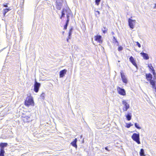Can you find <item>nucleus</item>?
<instances>
[{"label": "nucleus", "mask_w": 156, "mask_h": 156, "mask_svg": "<svg viewBox=\"0 0 156 156\" xmlns=\"http://www.w3.org/2000/svg\"><path fill=\"white\" fill-rule=\"evenodd\" d=\"M24 0H22L23 2H21V3H22V5H23V3H24Z\"/></svg>", "instance_id": "40"}, {"label": "nucleus", "mask_w": 156, "mask_h": 156, "mask_svg": "<svg viewBox=\"0 0 156 156\" xmlns=\"http://www.w3.org/2000/svg\"><path fill=\"white\" fill-rule=\"evenodd\" d=\"M156 6V5H155V6L154 7V8H155Z\"/></svg>", "instance_id": "46"}, {"label": "nucleus", "mask_w": 156, "mask_h": 156, "mask_svg": "<svg viewBox=\"0 0 156 156\" xmlns=\"http://www.w3.org/2000/svg\"><path fill=\"white\" fill-rule=\"evenodd\" d=\"M64 31H63V32H62V34H63H63H64Z\"/></svg>", "instance_id": "44"}, {"label": "nucleus", "mask_w": 156, "mask_h": 156, "mask_svg": "<svg viewBox=\"0 0 156 156\" xmlns=\"http://www.w3.org/2000/svg\"><path fill=\"white\" fill-rule=\"evenodd\" d=\"M10 10H11V9H10L9 8L4 9L3 11V16H5L6 13Z\"/></svg>", "instance_id": "18"}, {"label": "nucleus", "mask_w": 156, "mask_h": 156, "mask_svg": "<svg viewBox=\"0 0 156 156\" xmlns=\"http://www.w3.org/2000/svg\"><path fill=\"white\" fill-rule=\"evenodd\" d=\"M68 25V24H65V25L64 27V30L66 29L67 28Z\"/></svg>", "instance_id": "34"}, {"label": "nucleus", "mask_w": 156, "mask_h": 156, "mask_svg": "<svg viewBox=\"0 0 156 156\" xmlns=\"http://www.w3.org/2000/svg\"><path fill=\"white\" fill-rule=\"evenodd\" d=\"M140 156H146L145 154L144 150L143 149L141 148L140 150Z\"/></svg>", "instance_id": "17"}, {"label": "nucleus", "mask_w": 156, "mask_h": 156, "mask_svg": "<svg viewBox=\"0 0 156 156\" xmlns=\"http://www.w3.org/2000/svg\"><path fill=\"white\" fill-rule=\"evenodd\" d=\"M141 55L144 58L145 60H148L149 59V57L148 54L144 52H142L140 53Z\"/></svg>", "instance_id": "11"}, {"label": "nucleus", "mask_w": 156, "mask_h": 156, "mask_svg": "<svg viewBox=\"0 0 156 156\" xmlns=\"http://www.w3.org/2000/svg\"><path fill=\"white\" fill-rule=\"evenodd\" d=\"M123 49V48L122 46L119 47L118 48V50L119 51H122Z\"/></svg>", "instance_id": "32"}, {"label": "nucleus", "mask_w": 156, "mask_h": 156, "mask_svg": "<svg viewBox=\"0 0 156 156\" xmlns=\"http://www.w3.org/2000/svg\"><path fill=\"white\" fill-rule=\"evenodd\" d=\"M136 45L138 46V47L140 48L141 47V45L138 42H136Z\"/></svg>", "instance_id": "33"}, {"label": "nucleus", "mask_w": 156, "mask_h": 156, "mask_svg": "<svg viewBox=\"0 0 156 156\" xmlns=\"http://www.w3.org/2000/svg\"><path fill=\"white\" fill-rule=\"evenodd\" d=\"M117 90L118 93L121 95L124 96L126 94L125 90L123 88H120L119 87H117Z\"/></svg>", "instance_id": "6"}, {"label": "nucleus", "mask_w": 156, "mask_h": 156, "mask_svg": "<svg viewBox=\"0 0 156 156\" xmlns=\"http://www.w3.org/2000/svg\"><path fill=\"white\" fill-rule=\"evenodd\" d=\"M105 149L107 151H109L110 150H109L108 149V147H105Z\"/></svg>", "instance_id": "37"}, {"label": "nucleus", "mask_w": 156, "mask_h": 156, "mask_svg": "<svg viewBox=\"0 0 156 156\" xmlns=\"http://www.w3.org/2000/svg\"><path fill=\"white\" fill-rule=\"evenodd\" d=\"M122 103L124 106L123 107L122 110L123 111H126L129 108V105L127 102L126 100L122 101Z\"/></svg>", "instance_id": "4"}, {"label": "nucleus", "mask_w": 156, "mask_h": 156, "mask_svg": "<svg viewBox=\"0 0 156 156\" xmlns=\"http://www.w3.org/2000/svg\"><path fill=\"white\" fill-rule=\"evenodd\" d=\"M132 139L137 144H140V135L139 133H134L131 136Z\"/></svg>", "instance_id": "1"}, {"label": "nucleus", "mask_w": 156, "mask_h": 156, "mask_svg": "<svg viewBox=\"0 0 156 156\" xmlns=\"http://www.w3.org/2000/svg\"><path fill=\"white\" fill-rule=\"evenodd\" d=\"M38 7H37V10H36V11H37V9H38Z\"/></svg>", "instance_id": "45"}, {"label": "nucleus", "mask_w": 156, "mask_h": 156, "mask_svg": "<svg viewBox=\"0 0 156 156\" xmlns=\"http://www.w3.org/2000/svg\"><path fill=\"white\" fill-rule=\"evenodd\" d=\"M101 30L103 32V33L104 34H105L107 32L108 29H106V30H103V28H102Z\"/></svg>", "instance_id": "31"}, {"label": "nucleus", "mask_w": 156, "mask_h": 156, "mask_svg": "<svg viewBox=\"0 0 156 156\" xmlns=\"http://www.w3.org/2000/svg\"><path fill=\"white\" fill-rule=\"evenodd\" d=\"M3 6L4 7H8V5H7V4L5 5H3Z\"/></svg>", "instance_id": "39"}, {"label": "nucleus", "mask_w": 156, "mask_h": 156, "mask_svg": "<svg viewBox=\"0 0 156 156\" xmlns=\"http://www.w3.org/2000/svg\"><path fill=\"white\" fill-rule=\"evenodd\" d=\"M56 8L58 10H60L62 6V3L61 2H58V0L56 1Z\"/></svg>", "instance_id": "13"}, {"label": "nucleus", "mask_w": 156, "mask_h": 156, "mask_svg": "<svg viewBox=\"0 0 156 156\" xmlns=\"http://www.w3.org/2000/svg\"><path fill=\"white\" fill-rule=\"evenodd\" d=\"M101 1V0H95V3L96 5H98L100 4V3Z\"/></svg>", "instance_id": "29"}, {"label": "nucleus", "mask_w": 156, "mask_h": 156, "mask_svg": "<svg viewBox=\"0 0 156 156\" xmlns=\"http://www.w3.org/2000/svg\"><path fill=\"white\" fill-rule=\"evenodd\" d=\"M39 89V83H37L35 80L34 86V90L36 92H37Z\"/></svg>", "instance_id": "9"}, {"label": "nucleus", "mask_w": 156, "mask_h": 156, "mask_svg": "<svg viewBox=\"0 0 156 156\" xmlns=\"http://www.w3.org/2000/svg\"><path fill=\"white\" fill-rule=\"evenodd\" d=\"M5 151L4 150H0V156H5Z\"/></svg>", "instance_id": "22"}, {"label": "nucleus", "mask_w": 156, "mask_h": 156, "mask_svg": "<svg viewBox=\"0 0 156 156\" xmlns=\"http://www.w3.org/2000/svg\"><path fill=\"white\" fill-rule=\"evenodd\" d=\"M8 145L7 143H2L0 144V147H1L0 149L1 150H4V148L7 147Z\"/></svg>", "instance_id": "16"}, {"label": "nucleus", "mask_w": 156, "mask_h": 156, "mask_svg": "<svg viewBox=\"0 0 156 156\" xmlns=\"http://www.w3.org/2000/svg\"><path fill=\"white\" fill-rule=\"evenodd\" d=\"M45 97V94L44 93H42V94L40 96L41 99H42L43 100L44 99Z\"/></svg>", "instance_id": "25"}, {"label": "nucleus", "mask_w": 156, "mask_h": 156, "mask_svg": "<svg viewBox=\"0 0 156 156\" xmlns=\"http://www.w3.org/2000/svg\"><path fill=\"white\" fill-rule=\"evenodd\" d=\"M34 103L33 99L31 97H27L25 101V105L27 106H29L32 105Z\"/></svg>", "instance_id": "2"}, {"label": "nucleus", "mask_w": 156, "mask_h": 156, "mask_svg": "<svg viewBox=\"0 0 156 156\" xmlns=\"http://www.w3.org/2000/svg\"><path fill=\"white\" fill-rule=\"evenodd\" d=\"M148 66L150 70L151 71H152L153 69H154L153 67L152 66V64H148Z\"/></svg>", "instance_id": "21"}, {"label": "nucleus", "mask_w": 156, "mask_h": 156, "mask_svg": "<svg viewBox=\"0 0 156 156\" xmlns=\"http://www.w3.org/2000/svg\"><path fill=\"white\" fill-rule=\"evenodd\" d=\"M69 19H67V20L66 21V24L68 25V24H69Z\"/></svg>", "instance_id": "35"}, {"label": "nucleus", "mask_w": 156, "mask_h": 156, "mask_svg": "<svg viewBox=\"0 0 156 156\" xmlns=\"http://www.w3.org/2000/svg\"><path fill=\"white\" fill-rule=\"evenodd\" d=\"M129 60L133 65L137 69L138 67L137 65L136 62V61L134 58L132 56H130L129 58Z\"/></svg>", "instance_id": "7"}, {"label": "nucleus", "mask_w": 156, "mask_h": 156, "mask_svg": "<svg viewBox=\"0 0 156 156\" xmlns=\"http://www.w3.org/2000/svg\"><path fill=\"white\" fill-rule=\"evenodd\" d=\"M71 38H69V37H68L67 38V39H66V40H67V42H68L69 41V39H70Z\"/></svg>", "instance_id": "38"}, {"label": "nucleus", "mask_w": 156, "mask_h": 156, "mask_svg": "<svg viewBox=\"0 0 156 156\" xmlns=\"http://www.w3.org/2000/svg\"><path fill=\"white\" fill-rule=\"evenodd\" d=\"M111 33L112 34V35H114V33L113 32H112Z\"/></svg>", "instance_id": "43"}, {"label": "nucleus", "mask_w": 156, "mask_h": 156, "mask_svg": "<svg viewBox=\"0 0 156 156\" xmlns=\"http://www.w3.org/2000/svg\"><path fill=\"white\" fill-rule=\"evenodd\" d=\"M39 85H40V83L39 84Z\"/></svg>", "instance_id": "47"}, {"label": "nucleus", "mask_w": 156, "mask_h": 156, "mask_svg": "<svg viewBox=\"0 0 156 156\" xmlns=\"http://www.w3.org/2000/svg\"><path fill=\"white\" fill-rule=\"evenodd\" d=\"M26 119L27 122H29L30 121V117L29 116H26L24 117Z\"/></svg>", "instance_id": "27"}, {"label": "nucleus", "mask_w": 156, "mask_h": 156, "mask_svg": "<svg viewBox=\"0 0 156 156\" xmlns=\"http://www.w3.org/2000/svg\"><path fill=\"white\" fill-rule=\"evenodd\" d=\"M125 116L126 117V119L128 121H130L132 119V113L129 112H128L127 115H126Z\"/></svg>", "instance_id": "14"}, {"label": "nucleus", "mask_w": 156, "mask_h": 156, "mask_svg": "<svg viewBox=\"0 0 156 156\" xmlns=\"http://www.w3.org/2000/svg\"><path fill=\"white\" fill-rule=\"evenodd\" d=\"M113 41L114 43H116L117 44H118V42L117 39L115 38L114 36H113Z\"/></svg>", "instance_id": "28"}, {"label": "nucleus", "mask_w": 156, "mask_h": 156, "mask_svg": "<svg viewBox=\"0 0 156 156\" xmlns=\"http://www.w3.org/2000/svg\"><path fill=\"white\" fill-rule=\"evenodd\" d=\"M136 128L140 129H141V128L139 126V125L137 124V123H135L134 124Z\"/></svg>", "instance_id": "26"}, {"label": "nucleus", "mask_w": 156, "mask_h": 156, "mask_svg": "<svg viewBox=\"0 0 156 156\" xmlns=\"http://www.w3.org/2000/svg\"><path fill=\"white\" fill-rule=\"evenodd\" d=\"M126 127L127 128H130L131 126H132L133 125V124H131V123H126Z\"/></svg>", "instance_id": "24"}, {"label": "nucleus", "mask_w": 156, "mask_h": 156, "mask_svg": "<svg viewBox=\"0 0 156 156\" xmlns=\"http://www.w3.org/2000/svg\"><path fill=\"white\" fill-rule=\"evenodd\" d=\"M77 138H75L74 140L71 143V144L76 148H77Z\"/></svg>", "instance_id": "15"}, {"label": "nucleus", "mask_w": 156, "mask_h": 156, "mask_svg": "<svg viewBox=\"0 0 156 156\" xmlns=\"http://www.w3.org/2000/svg\"><path fill=\"white\" fill-rule=\"evenodd\" d=\"M146 79H147V80L148 81H149L150 82V84H151V82L152 81H153L154 82V83H155L156 82L155 81L152 80V78L153 77L152 75V74L150 73H146Z\"/></svg>", "instance_id": "5"}, {"label": "nucleus", "mask_w": 156, "mask_h": 156, "mask_svg": "<svg viewBox=\"0 0 156 156\" xmlns=\"http://www.w3.org/2000/svg\"><path fill=\"white\" fill-rule=\"evenodd\" d=\"M67 70L66 69H64L60 71L59 72V77L60 78H62L64 76L65 74L66 73Z\"/></svg>", "instance_id": "10"}, {"label": "nucleus", "mask_w": 156, "mask_h": 156, "mask_svg": "<svg viewBox=\"0 0 156 156\" xmlns=\"http://www.w3.org/2000/svg\"><path fill=\"white\" fill-rule=\"evenodd\" d=\"M120 75L123 82L125 83H127L128 82L127 79L125 75H124L123 73L122 72H121Z\"/></svg>", "instance_id": "8"}, {"label": "nucleus", "mask_w": 156, "mask_h": 156, "mask_svg": "<svg viewBox=\"0 0 156 156\" xmlns=\"http://www.w3.org/2000/svg\"><path fill=\"white\" fill-rule=\"evenodd\" d=\"M94 11L95 12V15L97 17H98L100 15L99 11L98 10H94Z\"/></svg>", "instance_id": "23"}, {"label": "nucleus", "mask_w": 156, "mask_h": 156, "mask_svg": "<svg viewBox=\"0 0 156 156\" xmlns=\"http://www.w3.org/2000/svg\"><path fill=\"white\" fill-rule=\"evenodd\" d=\"M95 40L98 41L100 43H102L101 36L100 35H97L95 37Z\"/></svg>", "instance_id": "12"}, {"label": "nucleus", "mask_w": 156, "mask_h": 156, "mask_svg": "<svg viewBox=\"0 0 156 156\" xmlns=\"http://www.w3.org/2000/svg\"><path fill=\"white\" fill-rule=\"evenodd\" d=\"M69 14H66V17H67V19H69Z\"/></svg>", "instance_id": "36"}, {"label": "nucleus", "mask_w": 156, "mask_h": 156, "mask_svg": "<svg viewBox=\"0 0 156 156\" xmlns=\"http://www.w3.org/2000/svg\"><path fill=\"white\" fill-rule=\"evenodd\" d=\"M128 24L129 27L133 29L134 28V26L135 24L136 20H133L131 18H129L128 20Z\"/></svg>", "instance_id": "3"}, {"label": "nucleus", "mask_w": 156, "mask_h": 156, "mask_svg": "<svg viewBox=\"0 0 156 156\" xmlns=\"http://www.w3.org/2000/svg\"><path fill=\"white\" fill-rule=\"evenodd\" d=\"M73 27H72L69 30V36L68 37H69V38H71V35L72 34V32L73 30Z\"/></svg>", "instance_id": "19"}, {"label": "nucleus", "mask_w": 156, "mask_h": 156, "mask_svg": "<svg viewBox=\"0 0 156 156\" xmlns=\"http://www.w3.org/2000/svg\"><path fill=\"white\" fill-rule=\"evenodd\" d=\"M65 11H67V10H66L65 9H62V12L61 13V16L60 18L62 19V17H64L65 15V13L64 12Z\"/></svg>", "instance_id": "20"}, {"label": "nucleus", "mask_w": 156, "mask_h": 156, "mask_svg": "<svg viewBox=\"0 0 156 156\" xmlns=\"http://www.w3.org/2000/svg\"><path fill=\"white\" fill-rule=\"evenodd\" d=\"M103 29H104V30H106V29H108L106 27H104Z\"/></svg>", "instance_id": "42"}, {"label": "nucleus", "mask_w": 156, "mask_h": 156, "mask_svg": "<svg viewBox=\"0 0 156 156\" xmlns=\"http://www.w3.org/2000/svg\"><path fill=\"white\" fill-rule=\"evenodd\" d=\"M151 72L152 73L154 77L156 76V73L155 72L154 69H153L152 71H151Z\"/></svg>", "instance_id": "30"}, {"label": "nucleus", "mask_w": 156, "mask_h": 156, "mask_svg": "<svg viewBox=\"0 0 156 156\" xmlns=\"http://www.w3.org/2000/svg\"><path fill=\"white\" fill-rule=\"evenodd\" d=\"M45 153H46V152H44V153H41V154H40V155H41V154H45Z\"/></svg>", "instance_id": "41"}]
</instances>
